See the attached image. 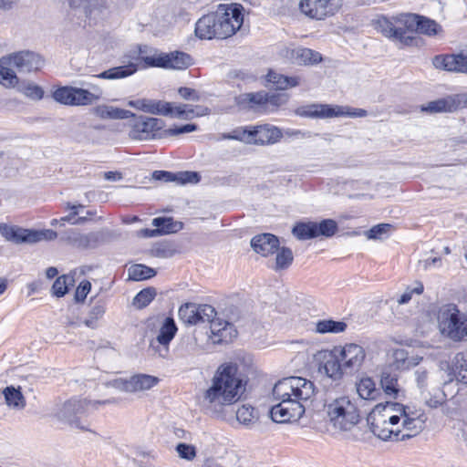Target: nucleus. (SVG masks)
<instances>
[{"mask_svg": "<svg viewBox=\"0 0 467 467\" xmlns=\"http://www.w3.org/2000/svg\"><path fill=\"white\" fill-rule=\"evenodd\" d=\"M425 414L398 402L377 404L368 415L371 431L383 441H404L418 435L426 421Z\"/></svg>", "mask_w": 467, "mask_h": 467, "instance_id": "1", "label": "nucleus"}, {"mask_svg": "<svg viewBox=\"0 0 467 467\" xmlns=\"http://www.w3.org/2000/svg\"><path fill=\"white\" fill-rule=\"evenodd\" d=\"M315 395V384L309 379L290 377L279 380L273 388V397L279 402L270 410L272 420L278 423L298 420Z\"/></svg>", "mask_w": 467, "mask_h": 467, "instance_id": "2", "label": "nucleus"}, {"mask_svg": "<svg viewBox=\"0 0 467 467\" xmlns=\"http://www.w3.org/2000/svg\"><path fill=\"white\" fill-rule=\"evenodd\" d=\"M245 385L246 379L239 372L236 364L221 365L213 379L211 387L204 394L207 409L217 413L222 407L235 403L245 391Z\"/></svg>", "mask_w": 467, "mask_h": 467, "instance_id": "3", "label": "nucleus"}, {"mask_svg": "<svg viewBox=\"0 0 467 467\" xmlns=\"http://www.w3.org/2000/svg\"><path fill=\"white\" fill-rule=\"evenodd\" d=\"M417 15L402 13L392 16H381L375 23L376 29L388 39L404 46H410L414 40V27Z\"/></svg>", "mask_w": 467, "mask_h": 467, "instance_id": "4", "label": "nucleus"}, {"mask_svg": "<svg viewBox=\"0 0 467 467\" xmlns=\"http://www.w3.org/2000/svg\"><path fill=\"white\" fill-rule=\"evenodd\" d=\"M325 409L328 421L336 431H350L359 421L357 405L348 396L334 399L325 405Z\"/></svg>", "mask_w": 467, "mask_h": 467, "instance_id": "5", "label": "nucleus"}, {"mask_svg": "<svg viewBox=\"0 0 467 467\" xmlns=\"http://www.w3.org/2000/svg\"><path fill=\"white\" fill-rule=\"evenodd\" d=\"M117 403L116 399L104 400H89L70 399L62 403L55 411V417L72 428L88 431V428L82 422V417L89 409L97 410L99 405Z\"/></svg>", "mask_w": 467, "mask_h": 467, "instance_id": "6", "label": "nucleus"}, {"mask_svg": "<svg viewBox=\"0 0 467 467\" xmlns=\"http://www.w3.org/2000/svg\"><path fill=\"white\" fill-rule=\"evenodd\" d=\"M440 332L453 341H461L466 337L465 313L455 305L444 306L438 316Z\"/></svg>", "mask_w": 467, "mask_h": 467, "instance_id": "7", "label": "nucleus"}, {"mask_svg": "<svg viewBox=\"0 0 467 467\" xmlns=\"http://www.w3.org/2000/svg\"><path fill=\"white\" fill-rule=\"evenodd\" d=\"M296 114L300 117L312 119H332L338 117L364 118L368 115L362 109H352L348 106L313 103L299 107Z\"/></svg>", "mask_w": 467, "mask_h": 467, "instance_id": "8", "label": "nucleus"}, {"mask_svg": "<svg viewBox=\"0 0 467 467\" xmlns=\"http://www.w3.org/2000/svg\"><path fill=\"white\" fill-rule=\"evenodd\" d=\"M93 92L80 88L65 86L57 88L53 92V99L63 105L87 106L91 105L100 99L101 90L99 87L91 85Z\"/></svg>", "mask_w": 467, "mask_h": 467, "instance_id": "9", "label": "nucleus"}, {"mask_svg": "<svg viewBox=\"0 0 467 467\" xmlns=\"http://www.w3.org/2000/svg\"><path fill=\"white\" fill-rule=\"evenodd\" d=\"M0 234L6 241L15 244H36L41 241H52L57 236V234L50 229L37 231L10 226L5 223H0Z\"/></svg>", "mask_w": 467, "mask_h": 467, "instance_id": "10", "label": "nucleus"}, {"mask_svg": "<svg viewBox=\"0 0 467 467\" xmlns=\"http://www.w3.org/2000/svg\"><path fill=\"white\" fill-rule=\"evenodd\" d=\"M343 0H301L300 11L311 19L324 20L337 14Z\"/></svg>", "mask_w": 467, "mask_h": 467, "instance_id": "11", "label": "nucleus"}, {"mask_svg": "<svg viewBox=\"0 0 467 467\" xmlns=\"http://www.w3.org/2000/svg\"><path fill=\"white\" fill-rule=\"evenodd\" d=\"M217 316L213 306L211 305H197L186 303L179 308L180 319L187 325L205 324L212 317Z\"/></svg>", "mask_w": 467, "mask_h": 467, "instance_id": "12", "label": "nucleus"}, {"mask_svg": "<svg viewBox=\"0 0 467 467\" xmlns=\"http://www.w3.org/2000/svg\"><path fill=\"white\" fill-rule=\"evenodd\" d=\"M244 8L240 4L220 5L217 12L222 20L223 28H224L227 36L234 35L244 23Z\"/></svg>", "mask_w": 467, "mask_h": 467, "instance_id": "13", "label": "nucleus"}, {"mask_svg": "<svg viewBox=\"0 0 467 467\" xmlns=\"http://www.w3.org/2000/svg\"><path fill=\"white\" fill-rule=\"evenodd\" d=\"M335 348L340 358L341 366L347 373L360 369L366 358L365 349L361 346L348 343L343 347H335Z\"/></svg>", "mask_w": 467, "mask_h": 467, "instance_id": "14", "label": "nucleus"}, {"mask_svg": "<svg viewBox=\"0 0 467 467\" xmlns=\"http://www.w3.org/2000/svg\"><path fill=\"white\" fill-rule=\"evenodd\" d=\"M177 332L176 324L171 317H166L160 328L159 334L155 339L150 341V348L161 358H168L170 342L173 339Z\"/></svg>", "mask_w": 467, "mask_h": 467, "instance_id": "15", "label": "nucleus"}, {"mask_svg": "<svg viewBox=\"0 0 467 467\" xmlns=\"http://www.w3.org/2000/svg\"><path fill=\"white\" fill-rule=\"evenodd\" d=\"M164 126L161 119L140 116L136 119L130 132V137L134 140H146L154 139L157 132Z\"/></svg>", "mask_w": 467, "mask_h": 467, "instance_id": "16", "label": "nucleus"}, {"mask_svg": "<svg viewBox=\"0 0 467 467\" xmlns=\"http://www.w3.org/2000/svg\"><path fill=\"white\" fill-rule=\"evenodd\" d=\"M432 65L437 69L467 75V48L456 54L435 56L432 58Z\"/></svg>", "mask_w": 467, "mask_h": 467, "instance_id": "17", "label": "nucleus"}, {"mask_svg": "<svg viewBox=\"0 0 467 467\" xmlns=\"http://www.w3.org/2000/svg\"><path fill=\"white\" fill-rule=\"evenodd\" d=\"M14 67L20 73L38 70L44 64L41 57L34 52L21 51L8 56Z\"/></svg>", "mask_w": 467, "mask_h": 467, "instance_id": "18", "label": "nucleus"}, {"mask_svg": "<svg viewBox=\"0 0 467 467\" xmlns=\"http://www.w3.org/2000/svg\"><path fill=\"white\" fill-rule=\"evenodd\" d=\"M129 105L146 113L173 116V104L163 100L140 99L130 101Z\"/></svg>", "mask_w": 467, "mask_h": 467, "instance_id": "19", "label": "nucleus"}, {"mask_svg": "<svg viewBox=\"0 0 467 467\" xmlns=\"http://www.w3.org/2000/svg\"><path fill=\"white\" fill-rule=\"evenodd\" d=\"M266 92H247L235 98V103L239 109L257 113L265 112Z\"/></svg>", "mask_w": 467, "mask_h": 467, "instance_id": "20", "label": "nucleus"}, {"mask_svg": "<svg viewBox=\"0 0 467 467\" xmlns=\"http://www.w3.org/2000/svg\"><path fill=\"white\" fill-rule=\"evenodd\" d=\"M283 134L280 129L270 124L253 126V144L268 145L276 143Z\"/></svg>", "mask_w": 467, "mask_h": 467, "instance_id": "21", "label": "nucleus"}, {"mask_svg": "<svg viewBox=\"0 0 467 467\" xmlns=\"http://www.w3.org/2000/svg\"><path fill=\"white\" fill-rule=\"evenodd\" d=\"M251 246L255 253L263 256L274 254L279 246L278 238L272 234H262L255 235L251 240Z\"/></svg>", "mask_w": 467, "mask_h": 467, "instance_id": "22", "label": "nucleus"}, {"mask_svg": "<svg viewBox=\"0 0 467 467\" xmlns=\"http://www.w3.org/2000/svg\"><path fill=\"white\" fill-rule=\"evenodd\" d=\"M152 178L162 182H175L178 184L197 183L200 181V175L196 171H179L176 173L165 171H155Z\"/></svg>", "mask_w": 467, "mask_h": 467, "instance_id": "23", "label": "nucleus"}, {"mask_svg": "<svg viewBox=\"0 0 467 467\" xmlns=\"http://www.w3.org/2000/svg\"><path fill=\"white\" fill-rule=\"evenodd\" d=\"M65 239L72 245L78 248H93L99 242V233L81 234L77 230L71 229L66 232Z\"/></svg>", "mask_w": 467, "mask_h": 467, "instance_id": "24", "label": "nucleus"}, {"mask_svg": "<svg viewBox=\"0 0 467 467\" xmlns=\"http://www.w3.org/2000/svg\"><path fill=\"white\" fill-rule=\"evenodd\" d=\"M160 379L149 374H136L130 378V393L144 392L158 385Z\"/></svg>", "mask_w": 467, "mask_h": 467, "instance_id": "25", "label": "nucleus"}, {"mask_svg": "<svg viewBox=\"0 0 467 467\" xmlns=\"http://www.w3.org/2000/svg\"><path fill=\"white\" fill-rule=\"evenodd\" d=\"M16 68L8 56L0 58V84L5 88H14L18 84Z\"/></svg>", "mask_w": 467, "mask_h": 467, "instance_id": "26", "label": "nucleus"}, {"mask_svg": "<svg viewBox=\"0 0 467 467\" xmlns=\"http://www.w3.org/2000/svg\"><path fill=\"white\" fill-rule=\"evenodd\" d=\"M210 114V109L207 107L196 105L180 104L173 105V116L182 119H192L195 117H202Z\"/></svg>", "mask_w": 467, "mask_h": 467, "instance_id": "27", "label": "nucleus"}, {"mask_svg": "<svg viewBox=\"0 0 467 467\" xmlns=\"http://www.w3.org/2000/svg\"><path fill=\"white\" fill-rule=\"evenodd\" d=\"M205 323L210 324L211 334L214 342L227 340V337H231V331L233 329L231 323L216 317V316Z\"/></svg>", "mask_w": 467, "mask_h": 467, "instance_id": "28", "label": "nucleus"}, {"mask_svg": "<svg viewBox=\"0 0 467 467\" xmlns=\"http://www.w3.org/2000/svg\"><path fill=\"white\" fill-rule=\"evenodd\" d=\"M324 369L326 374L333 379H339L347 373L341 366L340 358L335 348L328 353L324 363Z\"/></svg>", "mask_w": 467, "mask_h": 467, "instance_id": "29", "label": "nucleus"}, {"mask_svg": "<svg viewBox=\"0 0 467 467\" xmlns=\"http://www.w3.org/2000/svg\"><path fill=\"white\" fill-rule=\"evenodd\" d=\"M461 104L458 97H447L445 99L431 101L422 110L428 112H453L456 111Z\"/></svg>", "mask_w": 467, "mask_h": 467, "instance_id": "30", "label": "nucleus"}, {"mask_svg": "<svg viewBox=\"0 0 467 467\" xmlns=\"http://www.w3.org/2000/svg\"><path fill=\"white\" fill-rule=\"evenodd\" d=\"M267 82L273 85L275 89L285 90L289 88L296 87L300 84L301 78L298 76L286 77L273 70L266 75Z\"/></svg>", "mask_w": 467, "mask_h": 467, "instance_id": "31", "label": "nucleus"}, {"mask_svg": "<svg viewBox=\"0 0 467 467\" xmlns=\"http://www.w3.org/2000/svg\"><path fill=\"white\" fill-rule=\"evenodd\" d=\"M215 19L213 13L202 16L195 25V35L201 39H212L215 37Z\"/></svg>", "mask_w": 467, "mask_h": 467, "instance_id": "32", "label": "nucleus"}, {"mask_svg": "<svg viewBox=\"0 0 467 467\" xmlns=\"http://www.w3.org/2000/svg\"><path fill=\"white\" fill-rule=\"evenodd\" d=\"M5 403L8 408L16 410H22L26 405V401L20 388L16 389L14 386L6 387L2 391Z\"/></svg>", "mask_w": 467, "mask_h": 467, "instance_id": "33", "label": "nucleus"}, {"mask_svg": "<svg viewBox=\"0 0 467 467\" xmlns=\"http://www.w3.org/2000/svg\"><path fill=\"white\" fill-rule=\"evenodd\" d=\"M151 224L156 227L160 236L177 233L183 227L182 222L174 221L172 217H156Z\"/></svg>", "mask_w": 467, "mask_h": 467, "instance_id": "34", "label": "nucleus"}, {"mask_svg": "<svg viewBox=\"0 0 467 467\" xmlns=\"http://www.w3.org/2000/svg\"><path fill=\"white\" fill-rule=\"evenodd\" d=\"M94 113L101 119H123L134 116V114L129 110L108 105H99L96 107L94 109Z\"/></svg>", "mask_w": 467, "mask_h": 467, "instance_id": "35", "label": "nucleus"}, {"mask_svg": "<svg viewBox=\"0 0 467 467\" xmlns=\"http://www.w3.org/2000/svg\"><path fill=\"white\" fill-rule=\"evenodd\" d=\"M414 33L434 36L441 31V26L434 20L417 15Z\"/></svg>", "mask_w": 467, "mask_h": 467, "instance_id": "36", "label": "nucleus"}, {"mask_svg": "<svg viewBox=\"0 0 467 467\" xmlns=\"http://www.w3.org/2000/svg\"><path fill=\"white\" fill-rule=\"evenodd\" d=\"M380 384L385 394L394 399L398 398L400 393L402 392V389L399 385L397 374L383 371L381 374Z\"/></svg>", "mask_w": 467, "mask_h": 467, "instance_id": "37", "label": "nucleus"}, {"mask_svg": "<svg viewBox=\"0 0 467 467\" xmlns=\"http://www.w3.org/2000/svg\"><path fill=\"white\" fill-rule=\"evenodd\" d=\"M293 57L299 65H316L322 61L320 53L306 47L295 49L293 51Z\"/></svg>", "mask_w": 467, "mask_h": 467, "instance_id": "38", "label": "nucleus"}, {"mask_svg": "<svg viewBox=\"0 0 467 467\" xmlns=\"http://www.w3.org/2000/svg\"><path fill=\"white\" fill-rule=\"evenodd\" d=\"M356 389L359 397L363 400H376L380 394L373 379L368 377L362 378L356 384Z\"/></svg>", "mask_w": 467, "mask_h": 467, "instance_id": "39", "label": "nucleus"}, {"mask_svg": "<svg viewBox=\"0 0 467 467\" xmlns=\"http://www.w3.org/2000/svg\"><path fill=\"white\" fill-rule=\"evenodd\" d=\"M347 323L333 319H322L315 323L314 331L318 334H338L347 329Z\"/></svg>", "mask_w": 467, "mask_h": 467, "instance_id": "40", "label": "nucleus"}, {"mask_svg": "<svg viewBox=\"0 0 467 467\" xmlns=\"http://www.w3.org/2000/svg\"><path fill=\"white\" fill-rule=\"evenodd\" d=\"M137 71V66L133 63L129 65L115 67L97 75V78L106 79H119L129 77Z\"/></svg>", "mask_w": 467, "mask_h": 467, "instance_id": "41", "label": "nucleus"}, {"mask_svg": "<svg viewBox=\"0 0 467 467\" xmlns=\"http://www.w3.org/2000/svg\"><path fill=\"white\" fill-rule=\"evenodd\" d=\"M167 68L181 70L187 68L192 63V57L184 52L174 51L167 53Z\"/></svg>", "mask_w": 467, "mask_h": 467, "instance_id": "42", "label": "nucleus"}, {"mask_svg": "<svg viewBox=\"0 0 467 467\" xmlns=\"http://www.w3.org/2000/svg\"><path fill=\"white\" fill-rule=\"evenodd\" d=\"M106 312V304L104 301L98 300L91 304L87 318L84 324L90 328L98 327V321L102 318Z\"/></svg>", "mask_w": 467, "mask_h": 467, "instance_id": "43", "label": "nucleus"}, {"mask_svg": "<svg viewBox=\"0 0 467 467\" xmlns=\"http://www.w3.org/2000/svg\"><path fill=\"white\" fill-rule=\"evenodd\" d=\"M317 223L315 222H300L295 224L292 234L298 240H308L317 237Z\"/></svg>", "mask_w": 467, "mask_h": 467, "instance_id": "44", "label": "nucleus"}, {"mask_svg": "<svg viewBox=\"0 0 467 467\" xmlns=\"http://www.w3.org/2000/svg\"><path fill=\"white\" fill-rule=\"evenodd\" d=\"M129 278L133 281H142L156 275L153 268L144 265H133L128 269Z\"/></svg>", "mask_w": 467, "mask_h": 467, "instance_id": "45", "label": "nucleus"}, {"mask_svg": "<svg viewBox=\"0 0 467 467\" xmlns=\"http://www.w3.org/2000/svg\"><path fill=\"white\" fill-rule=\"evenodd\" d=\"M276 256H275V264L274 265V269L275 271L284 270L288 268L294 260V255L292 250L287 247H279L277 248Z\"/></svg>", "mask_w": 467, "mask_h": 467, "instance_id": "46", "label": "nucleus"}, {"mask_svg": "<svg viewBox=\"0 0 467 467\" xmlns=\"http://www.w3.org/2000/svg\"><path fill=\"white\" fill-rule=\"evenodd\" d=\"M453 369L457 380L467 384V352L458 353L455 356Z\"/></svg>", "mask_w": 467, "mask_h": 467, "instance_id": "47", "label": "nucleus"}, {"mask_svg": "<svg viewBox=\"0 0 467 467\" xmlns=\"http://www.w3.org/2000/svg\"><path fill=\"white\" fill-rule=\"evenodd\" d=\"M288 99V95L285 93L268 94L266 92L265 112L268 113L276 110L279 107L286 104Z\"/></svg>", "mask_w": 467, "mask_h": 467, "instance_id": "48", "label": "nucleus"}, {"mask_svg": "<svg viewBox=\"0 0 467 467\" xmlns=\"http://www.w3.org/2000/svg\"><path fill=\"white\" fill-rule=\"evenodd\" d=\"M223 138L239 140L246 144H253V126L236 129L231 134L223 135Z\"/></svg>", "mask_w": 467, "mask_h": 467, "instance_id": "49", "label": "nucleus"}, {"mask_svg": "<svg viewBox=\"0 0 467 467\" xmlns=\"http://www.w3.org/2000/svg\"><path fill=\"white\" fill-rule=\"evenodd\" d=\"M257 418L256 410L251 406L243 405L236 411L237 420L244 425L253 424Z\"/></svg>", "mask_w": 467, "mask_h": 467, "instance_id": "50", "label": "nucleus"}, {"mask_svg": "<svg viewBox=\"0 0 467 467\" xmlns=\"http://www.w3.org/2000/svg\"><path fill=\"white\" fill-rule=\"evenodd\" d=\"M74 279L69 275L58 276L52 285V293L57 297L65 296L68 290L69 285H72Z\"/></svg>", "mask_w": 467, "mask_h": 467, "instance_id": "51", "label": "nucleus"}, {"mask_svg": "<svg viewBox=\"0 0 467 467\" xmlns=\"http://www.w3.org/2000/svg\"><path fill=\"white\" fill-rule=\"evenodd\" d=\"M156 290L152 287H148L141 290L133 298V305L138 308H143L148 306L155 297Z\"/></svg>", "mask_w": 467, "mask_h": 467, "instance_id": "52", "label": "nucleus"}, {"mask_svg": "<svg viewBox=\"0 0 467 467\" xmlns=\"http://www.w3.org/2000/svg\"><path fill=\"white\" fill-rule=\"evenodd\" d=\"M337 230V224L334 220L326 219L319 223H317V237L320 235L330 237L336 234Z\"/></svg>", "mask_w": 467, "mask_h": 467, "instance_id": "53", "label": "nucleus"}, {"mask_svg": "<svg viewBox=\"0 0 467 467\" xmlns=\"http://www.w3.org/2000/svg\"><path fill=\"white\" fill-rule=\"evenodd\" d=\"M167 53H159L155 51L150 56L142 57V60L148 67L167 68Z\"/></svg>", "mask_w": 467, "mask_h": 467, "instance_id": "54", "label": "nucleus"}, {"mask_svg": "<svg viewBox=\"0 0 467 467\" xmlns=\"http://www.w3.org/2000/svg\"><path fill=\"white\" fill-rule=\"evenodd\" d=\"M19 91H21L24 95L26 97L33 99H41L44 95L43 89L34 84V83H27L25 85H21L18 88Z\"/></svg>", "mask_w": 467, "mask_h": 467, "instance_id": "55", "label": "nucleus"}, {"mask_svg": "<svg viewBox=\"0 0 467 467\" xmlns=\"http://www.w3.org/2000/svg\"><path fill=\"white\" fill-rule=\"evenodd\" d=\"M392 225L389 223H379L373 226L367 232L368 239H383L391 230Z\"/></svg>", "mask_w": 467, "mask_h": 467, "instance_id": "56", "label": "nucleus"}, {"mask_svg": "<svg viewBox=\"0 0 467 467\" xmlns=\"http://www.w3.org/2000/svg\"><path fill=\"white\" fill-rule=\"evenodd\" d=\"M175 450L182 459L192 461L196 457V449L193 445L181 442Z\"/></svg>", "mask_w": 467, "mask_h": 467, "instance_id": "57", "label": "nucleus"}, {"mask_svg": "<svg viewBox=\"0 0 467 467\" xmlns=\"http://www.w3.org/2000/svg\"><path fill=\"white\" fill-rule=\"evenodd\" d=\"M71 9L88 16L91 13L92 0H69Z\"/></svg>", "mask_w": 467, "mask_h": 467, "instance_id": "58", "label": "nucleus"}, {"mask_svg": "<svg viewBox=\"0 0 467 467\" xmlns=\"http://www.w3.org/2000/svg\"><path fill=\"white\" fill-rule=\"evenodd\" d=\"M423 292V285L419 283L414 288H407L406 291L398 296L397 303L399 306L408 304L412 297L413 294L420 295Z\"/></svg>", "mask_w": 467, "mask_h": 467, "instance_id": "59", "label": "nucleus"}, {"mask_svg": "<svg viewBox=\"0 0 467 467\" xmlns=\"http://www.w3.org/2000/svg\"><path fill=\"white\" fill-rule=\"evenodd\" d=\"M197 130V125L195 124H185L182 126H176L174 128L168 129L164 130L166 135L170 136H178L184 133H189L195 131Z\"/></svg>", "mask_w": 467, "mask_h": 467, "instance_id": "60", "label": "nucleus"}, {"mask_svg": "<svg viewBox=\"0 0 467 467\" xmlns=\"http://www.w3.org/2000/svg\"><path fill=\"white\" fill-rule=\"evenodd\" d=\"M91 289V284L89 281L84 280L82 281L78 286L77 287L75 293V299L78 302H82L87 297L88 294Z\"/></svg>", "mask_w": 467, "mask_h": 467, "instance_id": "61", "label": "nucleus"}, {"mask_svg": "<svg viewBox=\"0 0 467 467\" xmlns=\"http://www.w3.org/2000/svg\"><path fill=\"white\" fill-rule=\"evenodd\" d=\"M415 380L417 383V386L420 389H424L428 385V379H429V371L427 368L420 367L418 368L415 372Z\"/></svg>", "mask_w": 467, "mask_h": 467, "instance_id": "62", "label": "nucleus"}, {"mask_svg": "<svg viewBox=\"0 0 467 467\" xmlns=\"http://www.w3.org/2000/svg\"><path fill=\"white\" fill-rule=\"evenodd\" d=\"M108 386L122 392L130 393V378L113 379L108 383Z\"/></svg>", "mask_w": 467, "mask_h": 467, "instance_id": "63", "label": "nucleus"}, {"mask_svg": "<svg viewBox=\"0 0 467 467\" xmlns=\"http://www.w3.org/2000/svg\"><path fill=\"white\" fill-rule=\"evenodd\" d=\"M178 93L186 100L199 101L201 99L199 93L195 89L186 87L180 88Z\"/></svg>", "mask_w": 467, "mask_h": 467, "instance_id": "64", "label": "nucleus"}]
</instances>
